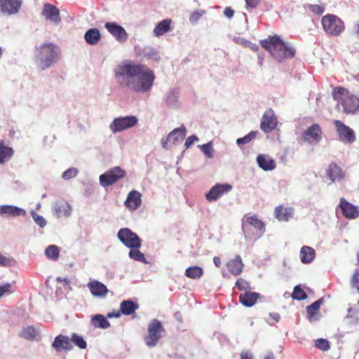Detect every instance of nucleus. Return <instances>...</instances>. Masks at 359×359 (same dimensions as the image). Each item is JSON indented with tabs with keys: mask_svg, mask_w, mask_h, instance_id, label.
Segmentation results:
<instances>
[{
	"mask_svg": "<svg viewBox=\"0 0 359 359\" xmlns=\"http://www.w3.org/2000/svg\"><path fill=\"white\" fill-rule=\"evenodd\" d=\"M172 99H175V96L173 93H170L168 95V96L166 97V100H165L167 104H170Z\"/></svg>",
	"mask_w": 359,
	"mask_h": 359,
	"instance_id": "58",
	"label": "nucleus"
},
{
	"mask_svg": "<svg viewBox=\"0 0 359 359\" xmlns=\"http://www.w3.org/2000/svg\"><path fill=\"white\" fill-rule=\"evenodd\" d=\"M117 237L128 248H140L142 246L141 238L129 228L121 229L117 233Z\"/></svg>",
	"mask_w": 359,
	"mask_h": 359,
	"instance_id": "8",
	"label": "nucleus"
},
{
	"mask_svg": "<svg viewBox=\"0 0 359 359\" xmlns=\"http://www.w3.org/2000/svg\"><path fill=\"white\" fill-rule=\"evenodd\" d=\"M142 194L136 190L131 191L125 201V205L130 210H137L142 204Z\"/></svg>",
	"mask_w": 359,
	"mask_h": 359,
	"instance_id": "18",
	"label": "nucleus"
},
{
	"mask_svg": "<svg viewBox=\"0 0 359 359\" xmlns=\"http://www.w3.org/2000/svg\"><path fill=\"white\" fill-rule=\"evenodd\" d=\"M171 20L169 19L161 21L154 29L155 36H159L166 33L170 28Z\"/></svg>",
	"mask_w": 359,
	"mask_h": 359,
	"instance_id": "33",
	"label": "nucleus"
},
{
	"mask_svg": "<svg viewBox=\"0 0 359 359\" xmlns=\"http://www.w3.org/2000/svg\"><path fill=\"white\" fill-rule=\"evenodd\" d=\"M241 359H252V356L248 353H242L241 355Z\"/></svg>",
	"mask_w": 359,
	"mask_h": 359,
	"instance_id": "62",
	"label": "nucleus"
},
{
	"mask_svg": "<svg viewBox=\"0 0 359 359\" xmlns=\"http://www.w3.org/2000/svg\"><path fill=\"white\" fill-rule=\"evenodd\" d=\"M232 189L231 185L229 184L217 183L205 194V198L209 202L215 201Z\"/></svg>",
	"mask_w": 359,
	"mask_h": 359,
	"instance_id": "13",
	"label": "nucleus"
},
{
	"mask_svg": "<svg viewBox=\"0 0 359 359\" xmlns=\"http://www.w3.org/2000/svg\"><path fill=\"white\" fill-rule=\"evenodd\" d=\"M142 55L148 60L159 61L161 56L156 49L150 46H145L142 50Z\"/></svg>",
	"mask_w": 359,
	"mask_h": 359,
	"instance_id": "37",
	"label": "nucleus"
},
{
	"mask_svg": "<svg viewBox=\"0 0 359 359\" xmlns=\"http://www.w3.org/2000/svg\"><path fill=\"white\" fill-rule=\"evenodd\" d=\"M45 254L48 259L56 261L59 258V248L55 245H50L46 249Z\"/></svg>",
	"mask_w": 359,
	"mask_h": 359,
	"instance_id": "40",
	"label": "nucleus"
},
{
	"mask_svg": "<svg viewBox=\"0 0 359 359\" xmlns=\"http://www.w3.org/2000/svg\"><path fill=\"white\" fill-rule=\"evenodd\" d=\"M243 263L240 255H236L233 259L226 263L229 271L233 276H237L243 271Z\"/></svg>",
	"mask_w": 359,
	"mask_h": 359,
	"instance_id": "21",
	"label": "nucleus"
},
{
	"mask_svg": "<svg viewBox=\"0 0 359 359\" xmlns=\"http://www.w3.org/2000/svg\"><path fill=\"white\" fill-rule=\"evenodd\" d=\"M203 275V268L197 266H189L185 271V276L191 279H199Z\"/></svg>",
	"mask_w": 359,
	"mask_h": 359,
	"instance_id": "36",
	"label": "nucleus"
},
{
	"mask_svg": "<svg viewBox=\"0 0 359 359\" xmlns=\"http://www.w3.org/2000/svg\"><path fill=\"white\" fill-rule=\"evenodd\" d=\"M236 287L241 291H245L250 288V284L243 278H239L236 282Z\"/></svg>",
	"mask_w": 359,
	"mask_h": 359,
	"instance_id": "48",
	"label": "nucleus"
},
{
	"mask_svg": "<svg viewBox=\"0 0 359 359\" xmlns=\"http://www.w3.org/2000/svg\"><path fill=\"white\" fill-rule=\"evenodd\" d=\"M182 140H180V135L179 133H177V135H175L172 138V140L171 142L172 143H175L176 142H180V141H182Z\"/></svg>",
	"mask_w": 359,
	"mask_h": 359,
	"instance_id": "61",
	"label": "nucleus"
},
{
	"mask_svg": "<svg viewBox=\"0 0 359 359\" xmlns=\"http://www.w3.org/2000/svg\"><path fill=\"white\" fill-rule=\"evenodd\" d=\"M138 308V304L132 300L123 301L120 304V311L126 316L133 314Z\"/></svg>",
	"mask_w": 359,
	"mask_h": 359,
	"instance_id": "30",
	"label": "nucleus"
},
{
	"mask_svg": "<svg viewBox=\"0 0 359 359\" xmlns=\"http://www.w3.org/2000/svg\"><path fill=\"white\" fill-rule=\"evenodd\" d=\"M13 149L11 147L4 146L0 143V163L8 161L13 155Z\"/></svg>",
	"mask_w": 359,
	"mask_h": 359,
	"instance_id": "35",
	"label": "nucleus"
},
{
	"mask_svg": "<svg viewBox=\"0 0 359 359\" xmlns=\"http://www.w3.org/2000/svg\"><path fill=\"white\" fill-rule=\"evenodd\" d=\"M277 118L272 109L266 111L262 116L260 128L265 133H271L277 126Z\"/></svg>",
	"mask_w": 359,
	"mask_h": 359,
	"instance_id": "12",
	"label": "nucleus"
},
{
	"mask_svg": "<svg viewBox=\"0 0 359 359\" xmlns=\"http://www.w3.org/2000/svg\"><path fill=\"white\" fill-rule=\"evenodd\" d=\"M41 15L46 20H49L56 25L59 24L61 21L59 9L50 4L46 3L44 4Z\"/></svg>",
	"mask_w": 359,
	"mask_h": 359,
	"instance_id": "16",
	"label": "nucleus"
},
{
	"mask_svg": "<svg viewBox=\"0 0 359 359\" xmlns=\"http://www.w3.org/2000/svg\"><path fill=\"white\" fill-rule=\"evenodd\" d=\"M316 257V252L313 248L304 245L300 250L301 261L303 263L308 264L311 262Z\"/></svg>",
	"mask_w": 359,
	"mask_h": 359,
	"instance_id": "31",
	"label": "nucleus"
},
{
	"mask_svg": "<svg viewBox=\"0 0 359 359\" xmlns=\"http://www.w3.org/2000/svg\"><path fill=\"white\" fill-rule=\"evenodd\" d=\"M306 6L311 12L318 15H322L325 11L323 6L318 4H307Z\"/></svg>",
	"mask_w": 359,
	"mask_h": 359,
	"instance_id": "47",
	"label": "nucleus"
},
{
	"mask_svg": "<svg viewBox=\"0 0 359 359\" xmlns=\"http://www.w3.org/2000/svg\"><path fill=\"white\" fill-rule=\"evenodd\" d=\"M84 39L87 43L90 45H95L100 41L101 34L97 29L91 28L86 32Z\"/></svg>",
	"mask_w": 359,
	"mask_h": 359,
	"instance_id": "29",
	"label": "nucleus"
},
{
	"mask_svg": "<svg viewBox=\"0 0 359 359\" xmlns=\"http://www.w3.org/2000/svg\"><path fill=\"white\" fill-rule=\"evenodd\" d=\"M137 121V118L135 116H120L113 120L109 125V128L114 133L121 132L135 126Z\"/></svg>",
	"mask_w": 359,
	"mask_h": 359,
	"instance_id": "9",
	"label": "nucleus"
},
{
	"mask_svg": "<svg viewBox=\"0 0 359 359\" xmlns=\"http://www.w3.org/2000/svg\"><path fill=\"white\" fill-rule=\"evenodd\" d=\"M271 316L276 321H278V320L280 319V315L278 313H275L271 314Z\"/></svg>",
	"mask_w": 359,
	"mask_h": 359,
	"instance_id": "63",
	"label": "nucleus"
},
{
	"mask_svg": "<svg viewBox=\"0 0 359 359\" xmlns=\"http://www.w3.org/2000/svg\"><path fill=\"white\" fill-rule=\"evenodd\" d=\"M260 0H245L246 4L250 8H255Z\"/></svg>",
	"mask_w": 359,
	"mask_h": 359,
	"instance_id": "57",
	"label": "nucleus"
},
{
	"mask_svg": "<svg viewBox=\"0 0 359 359\" xmlns=\"http://www.w3.org/2000/svg\"><path fill=\"white\" fill-rule=\"evenodd\" d=\"M257 134V131H251L243 137L237 139L236 143L239 147L246 144L254 140L256 137Z\"/></svg>",
	"mask_w": 359,
	"mask_h": 359,
	"instance_id": "43",
	"label": "nucleus"
},
{
	"mask_svg": "<svg viewBox=\"0 0 359 359\" xmlns=\"http://www.w3.org/2000/svg\"><path fill=\"white\" fill-rule=\"evenodd\" d=\"M91 324L97 328L107 329L110 326L106 317L101 314H97L91 319Z\"/></svg>",
	"mask_w": 359,
	"mask_h": 359,
	"instance_id": "32",
	"label": "nucleus"
},
{
	"mask_svg": "<svg viewBox=\"0 0 359 359\" xmlns=\"http://www.w3.org/2000/svg\"><path fill=\"white\" fill-rule=\"evenodd\" d=\"M79 172L78 169L74 168H71L65 171L62 174V178L65 180H70L72 178L75 177Z\"/></svg>",
	"mask_w": 359,
	"mask_h": 359,
	"instance_id": "49",
	"label": "nucleus"
},
{
	"mask_svg": "<svg viewBox=\"0 0 359 359\" xmlns=\"http://www.w3.org/2000/svg\"><path fill=\"white\" fill-rule=\"evenodd\" d=\"M37 50L36 60L42 70L50 67L58 57V47L52 43H43Z\"/></svg>",
	"mask_w": 359,
	"mask_h": 359,
	"instance_id": "4",
	"label": "nucleus"
},
{
	"mask_svg": "<svg viewBox=\"0 0 359 359\" xmlns=\"http://www.w3.org/2000/svg\"><path fill=\"white\" fill-rule=\"evenodd\" d=\"M115 75L121 85L135 92L149 91L155 79L154 72L142 64L127 60L118 65Z\"/></svg>",
	"mask_w": 359,
	"mask_h": 359,
	"instance_id": "1",
	"label": "nucleus"
},
{
	"mask_svg": "<svg viewBox=\"0 0 359 359\" xmlns=\"http://www.w3.org/2000/svg\"><path fill=\"white\" fill-rule=\"evenodd\" d=\"M128 253L129 257L135 261L147 263L144 255L140 251V248H130Z\"/></svg>",
	"mask_w": 359,
	"mask_h": 359,
	"instance_id": "39",
	"label": "nucleus"
},
{
	"mask_svg": "<svg viewBox=\"0 0 359 359\" xmlns=\"http://www.w3.org/2000/svg\"><path fill=\"white\" fill-rule=\"evenodd\" d=\"M12 292V285L11 283H6L0 285V297L5 293H11Z\"/></svg>",
	"mask_w": 359,
	"mask_h": 359,
	"instance_id": "53",
	"label": "nucleus"
},
{
	"mask_svg": "<svg viewBox=\"0 0 359 359\" xmlns=\"http://www.w3.org/2000/svg\"><path fill=\"white\" fill-rule=\"evenodd\" d=\"M334 125L339 135V138L343 142L352 143L355 140V133L340 120H335Z\"/></svg>",
	"mask_w": 359,
	"mask_h": 359,
	"instance_id": "10",
	"label": "nucleus"
},
{
	"mask_svg": "<svg viewBox=\"0 0 359 359\" xmlns=\"http://www.w3.org/2000/svg\"><path fill=\"white\" fill-rule=\"evenodd\" d=\"M351 283L354 287L359 290V272L354 273Z\"/></svg>",
	"mask_w": 359,
	"mask_h": 359,
	"instance_id": "55",
	"label": "nucleus"
},
{
	"mask_svg": "<svg viewBox=\"0 0 359 359\" xmlns=\"http://www.w3.org/2000/svg\"><path fill=\"white\" fill-rule=\"evenodd\" d=\"M88 287L94 296H105L108 292L107 287L98 280L90 281L88 283Z\"/></svg>",
	"mask_w": 359,
	"mask_h": 359,
	"instance_id": "24",
	"label": "nucleus"
},
{
	"mask_svg": "<svg viewBox=\"0 0 359 359\" xmlns=\"http://www.w3.org/2000/svg\"><path fill=\"white\" fill-rule=\"evenodd\" d=\"M202 151L208 157L212 158L213 156L214 149L212 146V143L209 142L200 146Z\"/></svg>",
	"mask_w": 359,
	"mask_h": 359,
	"instance_id": "50",
	"label": "nucleus"
},
{
	"mask_svg": "<svg viewBox=\"0 0 359 359\" xmlns=\"http://www.w3.org/2000/svg\"><path fill=\"white\" fill-rule=\"evenodd\" d=\"M71 212V207L68 203H56L53 208V212L60 217L62 215L69 216Z\"/></svg>",
	"mask_w": 359,
	"mask_h": 359,
	"instance_id": "34",
	"label": "nucleus"
},
{
	"mask_svg": "<svg viewBox=\"0 0 359 359\" xmlns=\"http://www.w3.org/2000/svg\"><path fill=\"white\" fill-rule=\"evenodd\" d=\"M32 216L34 221L41 227L43 228L46 225V219L41 215L34 212H32Z\"/></svg>",
	"mask_w": 359,
	"mask_h": 359,
	"instance_id": "51",
	"label": "nucleus"
},
{
	"mask_svg": "<svg viewBox=\"0 0 359 359\" xmlns=\"http://www.w3.org/2000/svg\"><path fill=\"white\" fill-rule=\"evenodd\" d=\"M120 312H121V311H118V312H116V313H114V312L109 313L107 314V317H108V318H113V317L118 318V317H120Z\"/></svg>",
	"mask_w": 359,
	"mask_h": 359,
	"instance_id": "60",
	"label": "nucleus"
},
{
	"mask_svg": "<svg viewBox=\"0 0 359 359\" xmlns=\"http://www.w3.org/2000/svg\"><path fill=\"white\" fill-rule=\"evenodd\" d=\"M246 224L253 226L258 231H264L265 229L264 223L260 220L257 215L245 216L242 222L243 230L245 229Z\"/></svg>",
	"mask_w": 359,
	"mask_h": 359,
	"instance_id": "22",
	"label": "nucleus"
},
{
	"mask_svg": "<svg viewBox=\"0 0 359 359\" xmlns=\"http://www.w3.org/2000/svg\"><path fill=\"white\" fill-rule=\"evenodd\" d=\"M71 342H73L76 346L81 349H85L87 347V343L82 336L73 333L71 337Z\"/></svg>",
	"mask_w": 359,
	"mask_h": 359,
	"instance_id": "42",
	"label": "nucleus"
},
{
	"mask_svg": "<svg viewBox=\"0 0 359 359\" xmlns=\"http://www.w3.org/2000/svg\"><path fill=\"white\" fill-rule=\"evenodd\" d=\"M338 208L341 209L342 215L347 219H355L359 217V209L344 198L340 199Z\"/></svg>",
	"mask_w": 359,
	"mask_h": 359,
	"instance_id": "14",
	"label": "nucleus"
},
{
	"mask_svg": "<svg viewBox=\"0 0 359 359\" xmlns=\"http://www.w3.org/2000/svg\"><path fill=\"white\" fill-rule=\"evenodd\" d=\"M275 217L280 222H287L293 215V209L292 208H285L283 205H279L275 209Z\"/></svg>",
	"mask_w": 359,
	"mask_h": 359,
	"instance_id": "25",
	"label": "nucleus"
},
{
	"mask_svg": "<svg viewBox=\"0 0 359 359\" xmlns=\"http://www.w3.org/2000/svg\"><path fill=\"white\" fill-rule=\"evenodd\" d=\"M264 359H275V358L272 353H269L266 355Z\"/></svg>",
	"mask_w": 359,
	"mask_h": 359,
	"instance_id": "64",
	"label": "nucleus"
},
{
	"mask_svg": "<svg viewBox=\"0 0 359 359\" xmlns=\"http://www.w3.org/2000/svg\"><path fill=\"white\" fill-rule=\"evenodd\" d=\"M0 215H7L9 216H20L25 215V211L17 206L13 205H0Z\"/></svg>",
	"mask_w": 359,
	"mask_h": 359,
	"instance_id": "28",
	"label": "nucleus"
},
{
	"mask_svg": "<svg viewBox=\"0 0 359 359\" xmlns=\"http://www.w3.org/2000/svg\"><path fill=\"white\" fill-rule=\"evenodd\" d=\"M322 131L320 127L317 123H313L303 133L302 137L304 141L318 142L321 139Z\"/></svg>",
	"mask_w": 359,
	"mask_h": 359,
	"instance_id": "17",
	"label": "nucleus"
},
{
	"mask_svg": "<svg viewBox=\"0 0 359 359\" xmlns=\"http://www.w3.org/2000/svg\"><path fill=\"white\" fill-rule=\"evenodd\" d=\"M107 30L120 43L126 42L128 39V34L126 29L116 22H107L104 24Z\"/></svg>",
	"mask_w": 359,
	"mask_h": 359,
	"instance_id": "11",
	"label": "nucleus"
},
{
	"mask_svg": "<svg viewBox=\"0 0 359 359\" xmlns=\"http://www.w3.org/2000/svg\"><path fill=\"white\" fill-rule=\"evenodd\" d=\"M260 45L279 62L294 57L295 53L294 48L287 46L278 35L269 36L267 39L260 41Z\"/></svg>",
	"mask_w": 359,
	"mask_h": 359,
	"instance_id": "2",
	"label": "nucleus"
},
{
	"mask_svg": "<svg viewBox=\"0 0 359 359\" xmlns=\"http://www.w3.org/2000/svg\"><path fill=\"white\" fill-rule=\"evenodd\" d=\"M213 262H214L215 265L217 267H220L221 266L222 262H221L220 257H217V256L214 257Z\"/></svg>",
	"mask_w": 359,
	"mask_h": 359,
	"instance_id": "59",
	"label": "nucleus"
},
{
	"mask_svg": "<svg viewBox=\"0 0 359 359\" xmlns=\"http://www.w3.org/2000/svg\"><path fill=\"white\" fill-rule=\"evenodd\" d=\"M147 330L148 334L144 337V340L149 347H154L162 337L165 329L160 320L154 319L148 324Z\"/></svg>",
	"mask_w": 359,
	"mask_h": 359,
	"instance_id": "6",
	"label": "nucleus"
},
{
	"mask_svg": "<svg viewBox=\"0 0 359 359\" xmlns=\"http://www.w3.org/2000/svg\"><path fill=\"white\" fill-rule=\"evenodd\" d=\"M259 297V293L251 291H245V292L240 294L239 302L241 304L246 307H251L256 304Z\"/></svg>",
	"mask_w": 359,
	"mask_h": 359,
	"instance_id": "19",
	"label": "nucleus"
},
{
	"mask_svg": "<svg viewBox=\"0 0 359 359\" xmlns=\"http://www.w3.org/2000/svg\"><path fill=\"white\" fill-rule=\"evenodd\" d=\"M323 303V299H318L317 301L314 302L310 306L306 307V312L309 318H312L316 316L320 307V306Z\"/></svg>",
	"mask_w": 359,
	"mask_h": 359,
	"instance_id": "38",
	"label": "nucleus"
},
{
	"mask_svg": "<svg viewBox=\"0 0 359 359\" xmlns=\"http://www.w3.org/2000/svg\"><path fill=\"white\" fill-rule=\"evenodd\" d=\"M22 6L21 0H0V12L11 15L18 12Z\"/></svg>",
	"mask_w": 359,
	"mask_h": 359,
	"instance_id": "15",
	"label": "nucleus"
},
{
	"mask_svg": "<svg viewBox=\"0 0 359 359\" xmlns=\"http://www.w3.org/2000/svg\"><path fill=\"white\" fill-rule=\"evenodd\" d=\"M316 346L323 351H328L330 348V342L325 339H318L315 342Z\"/></svg>",
	"mask_w": 359,
	"mask_h": 359,
	"instance_id": "46",
	"label": "nucleus"
},
{
	"mask_svg": "<svg viewBox=\"0 0 359 359\" xmlns=\"http://www.w3.org/2000/svg\"><path fill=\"white\" fill-rule=\"evenodd\" d=\"M126 175V172L123 169L115 166L100 176V183L103 187H107L122 180Z\"/></svg>",
	"mask_w": 359,
	"mask_h": 359,
	"instance_id": "7",
	"label": "nucleus"
},
{
	"mask_svg": "<svg viewBox=\"0 0 359 359\" xmlns=\"http://www.w3.org/2000/svg\"><path fill=\"white\" fill-rule=\"evenodd\" d=\"M205 13L204 11H196L193 12L190 17H189V21L192 24H195L198 22V20L200 19V18Z\"/></svg>",
	"mask_w": 359,
	"mask_h": 359,
	"instance_id": "52",
	"label": "nucleus"
},
{
	"mask_svg": "<svg viewBox=\"0 0 359 359\" xmlns=\"http://www.w3.org/2000/svg\"><path fill=\"white\" fill-rule=\"evenodd\" d=\"M332 97L343 107L345 114H355L359 111V98L346 88L337 86L333 88Z\"/></svg>",
	"mask_w": 359,
	"mask_h": 359,
	"instance_id": "3",
	"label": "nucleus"
},
{
	"mask_svg": "<svg viewBox=\"0 0 359 359\" xmlns=\"http://www.w3.org/2000/svg\"><path fill=\"white\" fill-rule=\"evenodd\" d=\"M37 333L33 326H28L22 330L21 336L26 339L33 340L36 337Z\"/></svg>",
	"mask_w": 359,
	"mask_h": 359,
	"instance_id": "41",
	"label": "nucleus"
},
{
	"mask_svg": "<svg viewBox=\"0 0 359 359\" xmlns=\"http://www.w3.org/2000/svg\"><path fill=\"white\" fill-rule=\"evenodd\" d=\"M52 346L57 351H61L62 350L69 351L72 348L70 339L62 334H60L55 338Z\"/></svg>",
	"mask_w": 359,
	"mask_h": 359,
	"instance_id": "20",
	"label": "nucleus"
},
{
	"mask_svg": "<svg viewBox=\"0 0 359 359\" xmlns=\"http://www.w3.org/2000/svg\"><path fill=\"white\" fill-rule=\"evenodd\" d=\"M259 166L264 170H272L276 168V162L268 156L260 154L257 158Z\"/></svg>",
	"mask_w": 359,
	"mask_h": 359,
	"instance_id": "27",
	"label": "nucleus"
},
{
	"mask_svg": "<svg viewBox=\"0 0 359 359\" xmlns=\"http://www.w3.org/2000/svg\"><path fill=\"white\" fill-rule=\"evenodd\" d=\"M326 173L329 179L332 182L336 180H341L344 177V172L341 168L335 163H332L329 165L326 170Z\"/></svg>",
	"mask_w": 359,
	"mask_h": 359,
	"instance_id": "23",
	"label": "nucleus"
},
{
	"mask_svg": "<svg viewBox=\"0 0 359 359\" xmlns=\"http://www.w3.org/2000/svg\"><path fill=\"white\" fill-rule=\"evenodd\" d=\"M306 292L299 286H295L292 294V297L294 299L303 300L306 298Z\"/></svg>",
	"mask_w": 359,
	"mask_h": 359,
	"instance_id": "44",
	"label": "nucleus"
},
{
	"mask_svg": "<svg viewBox=\"0 0 359 359\" xmlns=\"http://www.w3.org/2000/svg\"><path fill=\"white\" fill-rule=\"evenodd\" d=\"M198 140V137L194 135L188 137L184 143L185 147L188 149L191 145L194 144L195 141H197Z\"/></svg>",
	"mask_w": 359,
	"mask_h": 359,
	"instance_id": "54",
	"label": "nucleus"
},
{
	"mask_svg": "<svg viewBox=\"0 0 359 359\" xmlns=\"http://www.w3.org/2000/svg\"><path fill=\"white\" fill-rule=\"evenodd\" d=\"M324 32L330 36H338L345 30L344 21L334 14H327L321 18Z\"/></svg>",
	"mask_w": 359,
	"mask_h": 359,
	"instance_id": "5",
	"label": "nucleus"
},
{
	"mask_svg": "<svg viewBox=\"0 0 359 359\" xmlns=\"http://www.w3.org/2000/svg\"><path fill=\"white\" fill-rule=\"evenodd\" d=\"M16 261L11 257H6L0 253V265L4 267H10L15 265Z\"/></svg>",
	"mask_w": 359,
	"mask_h": 359,
	"instance_id": "45",
	"label": "nucleus"
},
{
	"mask_svg": "<svg viewBox=\"0 0 359 359\" xmlns=\"http://www.w3.org/2000/svg\"><path fill=\"white\" fill-rule=\"evenodd\" d=\"M224 13L228 18H231L233 16L234 11L231 7H226L224 11Z\"/></svg>",
	"mask_w": 359,
	"mask_h": 359,
	"instance_id": "56",
	"label": "nucleus"
},
{
	"mask_svg": "<svg viewBox=\"0 0 359 359\" xmlns=\"http://www.w3.org/2000/svg\"><path fill=\"white\" fill-rule=\"evenodd\" d=\"M186 133H187L186 128L184 126H182L177 128L174 129L168 134V135L165 138H162V140H161L162 147L165 149H167V145H168V142H171L172 138L177 133H179V135H180V139L184 140L186 137Z\"/></svg>",
	"mask_w": 359,
	"mask_h": 359,
	"instance_id": "26",
	"label": "nucleus"
}]
</instances>
